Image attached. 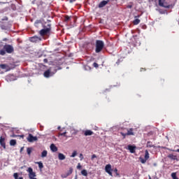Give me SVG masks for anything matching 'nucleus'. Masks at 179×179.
Masks as SVG:
<instances>
[{
  "mask_svg": "<svg viewBox=\"0 0 179 179\" xmlns=\"http://www.w3.org/2000/svg\"><path fill=\"white\" fill-rule=\"evenodd\" d=\"M52 24L49 23H45L43 26L42 29L39 31V35L42 37L50 34L52 30Z\"/></svg>",
  "mask_w": 179,
  "mask_h": 179,
  "instance_id": "obj_1",
  "label": "nucleus"
},
{
  "mask_svg": "<svg viewBox=\"0 0 179 179\" xmlns=\"http://www.w3.org/2000/svg\"><path fill=\"white\" fill-rule=\"evenodd\" d=\"M14 52V48L11 45H4L2 50H0V55L5 56L7 54H12Z\"/></svg>",
  "mask_w": 179,
  "mask_h": 179,
  "instance_id": "obj_2",
  "label": "nucleus"
},
{
  "mask_svg": "<svg viewBox=\"0 0 179 179\" xmlns=\"http://www.w3.org/2000/svg\"><path fill=\"white\" fill-rule=\"evenodd\" d=\"M104 49V41L101 40H96L95 43V52L99 54Z\"/></svg>",
  "mask_w": 179,
  "mask_h": 179,
  "instance_id": "obj_3",
  "label": "nucleus"
},
{
  "mask_svg": "<svg viewBox=\"0 0 179 179\" xmlns=\"http://www.w3.org/2000/svg\"><path fill=\"white\" fill-rule=\"evenodd\" d=\"M120 134L123 136V139H125L127 136H135V134L134 133V128L127 129V133L120 132Z\"/></svg>",
  "mask_w": 179,
  "mask_h": 179,
  "instance_id": "obj_4",
  "label": "nucleus"
},
{
  "mask_svg": "<svg viewBox=\"0 0 179 179\" xmlns=\"http://www.w3.org/2000/svg\"><path fill=\"white\" fill-rule=\"evenodd\" d=\"M150 157V156L149 155V151L148 150H145L144 158L140 157L139 159L141 164H145Z\"/></svg>",
  "mask_w": 179,
  "mask_h": 179,
  "instance_id": "obj_5",
  "label": "nucleus"
},
{
  "mask_svg": "<svg viewBox=\"0 0 179 179\" xmlns=\"http://www.w3.org/2000/svg\"><path fill=\"white\" fill-rule=\"evenodd\" d=\"M14 68H15V66H12L8 64H0V69L2 70H4L6 72L10 71V70H12Z\"/></svg>",
  "mask_w": 179,
  "mask_h": 179,
  "instance_id": "obj_6",
  "label": "nucleus"
},
{
  "mask_svg": "<svg viewBox=\"0 0 179 179\" xmlns=\"http://www.w3.org/2000/svg\"><path fill=\"white\" fill-rule=\"evenodd\" d=\"M27 172L29 173V179H37V178H35L36 177V173L33 171L31 167L28 168Z\"/></svg>",
  "mask_w": 179,
  "mask_h": 179,
  "instance_id": "obj_7",
  "label": "nucleus"
},
{
  "mask_svg": "<svg viewBox=\"0 0 179 179\" xmlns=\"http://www.w3.org/2000/svg\"><path fill=\"white\" fill-rule=\"evenodd\" d=\"M54 74H55V73L52 72V68H50L48 70L45 71V72L43 73V76L45 78H49L53 76Z\"/></svg>",
  "mask_w": 179,
  "mask_h": 179,
  "instance_id": "obj_8",
  "label": "nucleus"
},
{
  "mask_svg": "<svg viewBox=\"0 0 179 179\" xmlns=\"http://www.w3.org/2000/svg\"><path fill=\"white\" fill-rule=\"evenodd\" d=\"M29 41L31 43H37L38 42L42 41V38L38 36H34L29 38Z\"/></svg>",
  "mask_w": 179,
  "mask_h": 179,
  "instance_id": "obj_9",
  "label": "nucleus"
},
{
  "mask_svg": "<svg viewBox=\"0 0 179 179\" xmlns=\"http://www.w3.org/2000/svg\"><path fill=\"white\" fill-rule=\"evenodd\" d=\"M27 140L29 143H34L35 141H38V137L37 136H34L32 134H29Z\"/></svg>",
  "mask_w": 179,
  "mask_h": 179,
  "instance_id": "obj_10",
  "label": "nucleus"
},
{
  "mask_svg": "<svg viewBox=\"0 0 179 179\" xmlns=\"http://www.w3.org/2000/svg\"><path fill=\"white\" fill-rule=\"evenodd\" d=\"M105 171L111 177H113V169L111 168V164H108L105 166Z\"/></svg>",
  "mask_w": 179,
  "mask_h": 179,
  "instance_id": "obj_11",
  "label": "nucleus"
},
{
  "mask_svg": "<svg viewBox=\"0 0 179 179\" xmlns=\"http://www.w3.org/2000/svg\"><path fill=\"white\" fill-rule=\"evenodd\" d=\"M159 6L166 9L171 7V5H168L166 3H165V0H159Z\"/></svg>",
  "mask_w": 179,
  "mask_h": 179,
  "instance_id": "obj_12",
  "label": "nucleus"
},
{
  "mask_svg": "<svg viewBox=\"0 0 179 179\" xmlns=\"http://www.w3.org/2000/svg\"><path fill=\"white\" fill-rule=\"evenodd\" d=\"M110 1H111V0H103L101 1L98 6L99 8H103L106 7V6H107Z\"/></svg>",
  "mask_w": 179,
  "mask_h": 179,
  "instance_id": "obj_13",
  "label": "nucleus"
},
{
  "mask_svg": "<svg viewBox=\"0 0 179 179\" xmlns=\"http://www.w3.org/2000/svg\"><path fill=\"white\" fill-rule=\"evenodd\" d=\"M0 145L1 147H3V149H6L5 138H3V136L0 137Z\"/></svg>",
  "mask_w": 179,
  "mask_h": 179,
  "instance_id": "obj_14",
  "label": "nucleus"
},
{
  "mask_svg": "<svg viewBox=\"0 0 179 179\" xmlns=\"http://www.w3.org/2000/svg\"><path fill=\"white\" fill-rule=\"evenodd\" d=\"M50 150L52 152H56L58 151V148L55 145V144L54 143H52L50 145Z\"/></svg>",
  "mask_w": 179,
  "mask_h": 179,
  "instance_id": "obj_15",
  "label": "nucleus"
},
{
  "mask_svg": "<svg viewBox=\"0 0 179 179\" xmlns=\"http://www.w3.org/2000/svg\"><path fill=\"white\" fill-rule=\"evenodd\" d=\"M127 148L131 153H135V150L136 149V146H134L132 145H129L127 146Z\"/></svg>",
  "mask_w": 179,
  "mask_h": 179,
  "instance_id": "obj_16",
  "label": "nucleus"
},
{
  "mask_svg": "<svg viewBox=\"0 0 179 179\" xmlns=\"http://www.w3.org/2000/svg\"><path fill=\"white\" fill-rule=\"evenodd\" d=\"M93 134H94V131L90 129L85 130L84 132V135L85 136H92Z\"/></svg>",
  "mask_w": 179,
  "mask_h": 179,
  "instance_id": "obj_17",
  "label": "nucleus"
},
{
  "mask_svg": "<svg viewBox=\"0 0 179 179\" xmlns=\"http://www.w3.org/2000/svg\"><path fill=\"white\" fill-rule=\"evenodd\" d=\"M58 159L60 161H63L66 159V155L62 152H59L58 154Z\"/></svg>",
  "mask_w": 179,
  "mask_h": 179,
  "instance_id": "obj_18",
  "label": "nucleus"
},
{
  "mask_svg": "<svg viewBox=\"0 0 179 179\" xmlns=\"http://www.w3.org/2000/svg\"><path fill=\"white\" fill-rule=\"evenodd\" d=\"M168 157L170 159H172V160H176V161H178V159L176 155H173V154H169Z\"/></svg>",
  "mask_w": 179,
  "mask_h": 179,
  "instance_id": "obj_19",
  "label": "nucleus"
},
{
  "mask_svg": "<svg viewBox=\"0 0 179 179\" xmlns=\"http://www.w3.org/2000/svg\"><path fill=\"white\" fill-rule=\"evenodd\" d=\"M147 148H155V145L152 143V141H148L147 142Z\"/></svg>",
  "mask_w": 179,
  "mask_h": 179,
  "instance_id": "obj_20",
  "label": "nucleus"
},
{
  "mask_svg": "<svg viewBox=\"0 0 179 179\" xmlns=\"http://www.w3.org/2000/svg\"><path fill=\"white\" fill-rule=\"evenodd\" d=\"M32 151H33V148H31V147H28V148H27V155H28L29 156H31Z\"/></svg>",
  "mask_w": 179,
  "mask_h": 179,
  "instance_id": "obj_21",
  "label": "nucleus"
},
{
  "mask_svg": "<svg viewBox=\"0 0 179 179\" xmlns=\"http://www.w3.org/2000/svg\"><path fill=\"white\" fill-rule=\"evenodd\" d=\"M17 144V141L15 139H11L10 141V146H15Z\"/></svg>",
  "mask_w": 179,
  "mask_h": 179,
  "instance_id": "obj_22",
  "label": "nucleus"
},
{
  "mask_svg": "<svg viewBox=\"0 0 179 179\" xmlns=\"http://www.w3.org/2000/svg\"><path fill=\"white\" fill-rule=\"evenodd\" d=\"M141 23V20H139L138 18H136L134 21H133V24L134 25H138Z\"/></svg>",
  "mask_w": 179,
  "mask_h": 179,
  "instance_id": "obj_23",
  "label": "nucleus"
},
{
  "mask_svg": "<svg viewBox=\"0 0 179 179\" xmlns=\"http://www.w3.org/2000/svg\"><path fill=\"white\" fill-rule=\"evenodd\" d=\"M48 156V151L46 150H44L42 152H41V157L44 158Z\"/></svg>",
  "mask_w": 179,
  "mask_h": 179,
  "instance_id": "obj_24",
  "label": "nucleus"
},
{
  "mask_svg": "<svg viewBox=\"0 0 179 179\" xmlns=\"http://www.w3.org/2000/svg\"><path fill=\"white\" fill-rule=\"evenodd\" d=\"M81 174L83 176H85L87 177L88 176V172L86 169H83L81 171Z\"/></svg>",
  "mask_w": 179,
  "mask_h": 179,
  "instance_id": "obj_25",
  "label": "nucleus"
},
{
  "mask_svg": "<svg viewBox=\"0 0 179 179\" xmlns=\"http://www.w3.org/2000/svg\"><path fill=\"white\" fill-rule=\"evenodd\" d=\"M71 17L69 15H65L64 17V22H68L69 21L71 20Z\"/></svg>",
  "mask_w": 179,
  "mask_h": 179,
  "instance_id": "obj_26",
  "label": "nucleus"
},
{
  "mask_svg": "<svg viewBox=\"0 0 179 179\" xmlns=\"http://www.w3.org/2000/svg\"><path fill=\"white\" fill-rule=\"evenodd\" d=\"M113 171L115 173L116 177H120V173H118V169L117 168H115Z\"/></svg>",
  "mask_w": 179,
  "mask_h": 179,
  "instance_id": "obj_27",
  "label": "nucleus"
},
{
  "mask_svg": "<svg viewBox=\"0 0 179 179\" xmlns=\"http://www.w3.org/2000/svg\"><path fill=\"white\" fill-rule=\"evenodd\" d=\"M37 164H38V168H39L40 169H43L44 166H43V162H38Z\"/></svg>",
  "mask_w": 179,
  "mask_h": 179,
  "instance_id": "obj_28",
  "label": "nucleus"
},
{
  "mask_svg": "<svg viewBox=\"0 0 179 179\" xmlns=\"http://www.w3.org/2000/svg\"><path fill=\"white\" fill-rule=\"evenodd\" d=\"M73 169L72 168H70L69 170L66 173H68V176H71L73 173Z\"/></svg>",
  "mask_w": 179,
  "mask_h": 179,
  "instance_id": "obj_29",
  "label": "nucleus"
},
{
  "mask_svg": "<svg viewBox=\"0 0 179 179\" xmlns=\"http://www.w3.org/2000/svg\"><path fill=\"white\" fill-rule=\"evenodd\" d=\"M171 177L173 179H179L177 176H176V173H171Z\"/></svg>",
  "mask_w": 179,
  "mask_h": 179,
  "instance_id": "obj_30",
  "label": "nucleus"
},
{
  "mask_svg": "<svg viewBox=\"0 0 179 179\" xmlns=\"http://www.w3.org/2000/svg\"><path fill=\"white\" fill-rule=\"evenodd\" d=\"M66 134H67L66 131L59 132V136H66Z\"/></svg>",
  "mask_w": 179,
  "mask_h": 179,
  "instance_id": "obj_31",
  "label": "nucleus"
},
{
  "mask_svg": "<svg viewBox=\"0 0 179 179\" xmlns=\"http://www.w3.org/2000/svg\"><path fill=\"white\" fill-rule=\"evenodd\" d=\"M69 176L68 175V173H62V178H68Z\"/></svg>",
  "mask_w": 179,
  "mask_h": 179,
  "instance_id": "obj_32",
  "label": "nucleus"
},
{
  "mask_svg": "<svg viewBox=\"0 0 179 179\" xmlns=\"http://www.w3.org/2000/svg\"><path fill=\"white\" fill-rule=\"evenodd\" d=\"M93 67H94V68H96V69H98V68L99 67V65L98 63L94 62V63L93 64Z\"/></svg>",
  "mask_w": 179,
  "mask_h": 179,
  "instance_id": "obj_33",
  "label": "nucleus"
},
{
  "mask_svg": "<svg viewBox=\"0 0 179 179\" xmlns=\"http://www.w3.org/2000/svg\"><path fill=\"white\" fill-rule=\"evenodd\" d=\"M77 155V151H73L72 155H71V157H76Z\"/></svg>",
  "mask_w": 179,
  "mask_h": 179,
  "instance_id": "obj_34",
  "label": "nucleus"
},
{
  "mask_svg": "<svg viewBox=\"0 0 179 179\" xmlns=\"http://www.w3.org/2000/svg\"><path fill=\"white\" fill-rule=\"evenodd\" d=\"M18 176H19L18 173H13V177H14L15 179H19Z\"/></svg>",
  "mask_w": 179,
  "mask_h": 179,
  "instance_id": "obj_35",
  "label": "nucleus"
},
{
  "mask_svg": "<svg viewBox=\"0 0 179 179\" xmlns=\"http://www.w3.org/2000/svg\"><path fill=\"white\" fill-rule=\"evenodd\" d=\"M77 169H82V165L80 164V163L78 164Z\"/></svg>",
  "mask_w": 179,
  "mask_h": 179,
  "instance_id": "obj_36",
  "label": "nucleus"
},
{
  "mask_svg": "<svg viewBox=\"0 0 179 179\" xmlns=\"http://www.w3.org/2000/svg\"><path fill=\"white\" fill-rule=\"evenodd\" d=\"M132 8V5H127V8L131 9Z\"/></svg>",
  "mask_w": 179,
  "mask_h": 179,
  "instance_id": "obj_37",
  "label": "nucleus"
},
{
  "mask_svg": "<svg viewBox=\"0 0 179 179\" xmlns=\"http://www.w3.org/2000/svg\"><path fill=\"white\" fill-rule=\"evenodd\" d=\"M24 147L20 148V152L22 153L24 151Z\"/></svg>",
  "mask_w": 179,
  "mask_h": 179,
  "instance_id": "obj_38",
  "label": "nucleus"
},
{
  "mask_svg": "<svg viewBox=\"0 0 179 179\" xmlns=\"http://www.w3.org/2000/svg\"><path fill=\"white\" fill-rule=\"evenodd\" d=\"M96 158V155L95 154L92 155V159H94Z\"/></svg>",
  "mask_w": 179,
  "mask_h": 179,
  "instance_id": "obj_39",
  "label": "nucleus"
},
{
  "mask_svg": "<svg viewBox=\"0 0 179 179\" xmlns=\"http://www.w3.org/2000/svg\"><path fill=\"white\" fill-rule=\"evenodd\" d=\"M139 17H141V15H138L134 17V18H136V19L139 18Z\"/></svg>",
  "mask_w": 179,
  "mask_h": 179,
  "instance_id": "obj_40",
  "label": "nucleus"
},
{
  "mask_svg": "<svg viewBox=\"0 0 179 179\" xmlns=\"http://www.w3.org/2000/svg\"><path fill=\"white\" fill-rule=\"evenodd\" d=\"M40 23H41V21H37V22H35V25H37V24H38Z\"/></svg>",
  "mask_w": 179,
  "mask_h": 179,
  "instance_id": "obj_41",
  "label": "nucleus"
},
{
  "mask_svg": "<svg viewBox=\"0 0 179 179\" xmlns=\"http://www.w3.org/2000/svg\"><path fill=\"white\" fill-rule=\"evenodd\" d=\"M69 1L70 3H73L75 1V0H69Z\"/></svg>",
  "mask_w": 179,
  "mask_h": 179,
  "instance_id": "obj_42",
  "label": "nucleus"
},
{
  "mask_svg": "<svg viewBox=\"0 0 179 179\" xmlns=\"http://www.w3.org/2000/svg\"><path fill=\"white\" fill-rule=\"evenodd\" d=\"M80 157L81 158V159H83V154H80Z\"/></svg>",
  "mask_w": 179,
  "mask_h": 179,
  "instance_id": "obj_43",
  "label": "nucleus"
},
{
  "mask_svg": "<svg viewBox=\"0 0 179 179\" xmlns=\"http://www.w3.org/2000/svg\"><path fill=\"white\" fill-rule=\"evenodd\" d=\"M20 137L22 138H24V135H20Z\"/></svg>",
  "mask_w": 179,
  "mask_h": 179,
  "instance_id": "obj_44",
  "label": "nucleus"
},
{
  "mask_svg": "<svg viewBox=\"0 0 179 179\" xmlns=\"http://www.w3.org/2000/svg\"><path fill=\"white\" fill-rule=\"evenodd\" d=\"M74 179H78V175H76L75 178Z\"/></svg>",
  "mask_w": 179,
  "mask_h": 179,
  "instance_id": "obj_45",
  "label": "nucleus"
},
{
  "mask_svg": "<svg viewBox=\"0 0 179 179\" xmlns=\"http://www.w3.org/2000/svg\"><path fill=\"white\" fill-rule=\"evenodd\" d=\"M116 64H120V59L117 60V62H116Z\"/></svg>",
  "mask_w": 179,
  "mask_h": 179,
  "instance_id": "obj_46",
  "label": "nucleus"
},
{
  "mask_svg": "<svg viewBox=\"0 0 179 179\" xmlns=\"http://www.w3.org/2000/svg\"><path fill=\"white\" fill-rule=\"evenodd\" d=\"M161 14H164V12L160 11Z\"/></svg>",
  "mask_w": 179,
  "mask_h": 179,
  "instance_id": "obj_47",
  "label": "nucleus"
},
{
  "mask_svg": "<svg viewBox=\"0 0 179 179\" xmlns=\"http://www.w3.org/2000/svg\"><path fill=\"white\" fill-rule=\"evenodd\" d=\"M176 152H179V148L176 150Z\"/></svg>",
  "mask_w": 179,
  "mask_h": 179,
  "instance_id": "obj_48",
  "label": "nucleus"
},
{
  "mask_svg": "<svg viewBox=\"0 0 179 179\" xmlns=\"http://www.w3.org/2000/svg\"><path fill=\"white\" fill-rule=\"evenodd\" d=\"M18 179H24L23 177H20Z\"/></svg>",
  "mask_w": 179,
  "mask_h": 179,
  "instance_id": "obj_49",
  "label": "nucleus"
},
{
  "mask_svg": "<svg viewBox=\"0 0 179 179\" xmlns=\"http://www.w3.org/2000/svg\"><path fill=\"white\" fill-rule=\"evenodd\" d=\"M44 62H48V60L46 59H44Z\"/></svg>",
  "mask_w": 179,
  "mask_h": 179,
  "instance_id": "obj_50",
  "label": "nucleus"
},
{
  "mask_svg": "<svg viewBox=\"0 0 179 179\" xmlns=\"http://www.w3.org/2000/svg\"><path fill=\"white\" fill-rule=\"evenodd\" d=\"M58 129H61V127H58V128H57Z\"/></svg>",
  "mask_w": 179,
  "mask_h": 179,
  "instance_id": "obj_51",
  "label": "nucleus"
},
{
  "mask_svg": "<svg viewBox=\"0 0 179 179\" xmlns=\"http://www.w3.org/2000/svg\"><path fill=\"white\" fill-rule=\"evenodd\" d=\"M6 41V39H3V41Z\"/></svg>",
  "mask_w": 179,
  "mask_h": 179,
  "instance_id": "obj_52",
  "label": "nucleus"
},
{
  "mask_svg": "<svg viewBox=\"0 0 179 179\" xmlns=\"http://www.w3.org/2000/svg\"><path fill=\"white\" fill-rule=\"evenodd\" d=\"M149 179H151V177H150V176H149Z\"/></svg>",
  "mask_w": 179,
  "mask_h": 179,
  "instance_id": "obj_53",
  "label": "nucleus"
},
{
  "mask_svg": "<svg viewBox=\"0 0 179 179\" xmlns=\"http://www.w3.org/2000/svg\"><path fill=\"white\" fill-rule=\"evenodd\" d=\"M157 179H159V178H157Z\"/></svg>",
  "mask_w": 179,
  "mask_h": 179,
  "instance_id": "obj_54",
  "label": "nucleus"
}]
</instances>
